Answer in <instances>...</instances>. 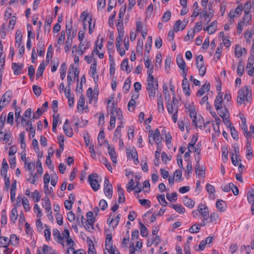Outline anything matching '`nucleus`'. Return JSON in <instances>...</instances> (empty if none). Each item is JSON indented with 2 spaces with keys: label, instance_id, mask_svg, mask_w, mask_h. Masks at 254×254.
<instances>
[{
  "label": "nucleus",
  "instance_id": "obj_1",
  "mask_svg": "<svg viewBox=\"0 0 254 254\" xmlns=\"http://www.w3.org/2000/svg\"><path fill=\"white\" fill-rule=\"evenodd\" d=\"M153 72V65L148 68L147 70V79L146 84V90L148 92L149 97L154 98L156 95V90L158 89V82L157 79H155L152 75Z\"/></svg>",
  "mask_w": 254,
  "mask_h": 254
},
{
  "label": "nucleus",
  "instance_id": "obj_2",
  "mask_svg": "<svg viewBox=\"0 0 254 254\" xmlns=\"http://www.w3.org/2000/svg\"><path fill=\"white\" fill-rule=\"evenodd\" d=\"M251 95V91L249 89L248 86H245L244 88L238 92V96L237 98V102L242 104V102L244 100H248V96Z\"/></svg>",
  "mask_w": 254,
  "mask_h": 254
},
{
  "label": "nucleus",
  "instance_id": "obj_3",
  "mask_svg": "<svg viewBox=\"0 0 254 254\" xmlns=\"http://www.w3.org/2000/svg\"><path fill=\"white\" fill-rule=\"evenodd\" d=\"M196 65L199 71V75L203 77L206 71V67L204 66L203 56L201 55L198 56L196 59Z\"/></svg>",
  "mask_w": 254,
  "mask_h": 254
},
{
  "label": "nucleus",
  "instance_id": "obj_4",
  "mask_svg": "<svg viewBox=\"0 0 254 254\" xmlns=\"http://www.w3.org/2000/svg\"><path fill=\"white\" fill-rule=\"evenodd\" d=\"M98 177V175L97 173H93L89 175L88 178V181L89 182L91 187L95 191H97L100 186L98 181L96 179Z\"/></svg>",
  "mask_w": 254,
  "mask_h": 254
},
{
  "label": "nucleus",
  "instance_id": "obj_5",
  "mask_svg": "<svg viewBox=\"0 0 254 254\" xmlns=\"http://www.w3.org/2000/svg\"><path fill=\"white\" fill-rule=\"evenodd\" d=\"M148 137H149V142L151 144H153V143L151 142V140L150 139L151 137L153 138L154 141L157 142V141H159L160 140V132L158 128H156L154 131L152 130H150L148 132Z\"/></svg>",
  "mask_w": 254,
  "mask_h": 254
},
{
  "label": "nucleus",
  "instance_id": "obj_6",
  "mask_svg": "<svg viewBox=\"0 0 254 254\" xmlns=\"http://www.w3.org/2000/svg\"><path fill=\"white\" fill-rule=\"evenodd\" d=\"M86 94L89 98V103H91L92 101H93L95 103L97 102L98 91L96 92L95 90H94V92L93 93L92 88L91 87H89L87 90Z\"/></svg>",
  "mask_w": 254,
  "mask_h": 254
},
{
  "label": "nucleus",
  "instance_id": "obj_7",
  "mask_svg": "<svg viewBox=\"0 0 254 254\" xmlns=\"http://www.w3.org/2000/svg\"><path fill=\"white\" fill-rule=\"evenodd\" d=\"M12 96V92L10 91H6L2 96V99H1V101H2V105H1V109L2 108L6 106L11 100Z\"/></svg>",
  "mask_w": 254,
  "mask_h": 254
},
{
  "label": "nucleus",
  "instance_id": "obj_8",
  "mask_svg": "<svg viewBox=\"0 0 254 254\" xmlns=\"http://www.w3.org/2000/svg\"><path fill=\"white\" fill-rule=\"evenodd\" d=\"M222 94L221 92H219L216 97L214 101V106L217 111L222 109Z\"/></svg>",
  "mask_w": 254,
  "mask_h": 254
},
{
  "label": "nucleus",
  "instance_id": "obj_9",
  "mask_svg": "<svg viewBox=\"0 0 254 254\" xmlns=\"http://www.w3.org/2000/svg\"><path fill=\"white\" fill-rule=\"evenodd\" d=\"M115 113L118 115V119L121 121L122 120L123 116L121 110L120 108L118 109L117 105L113 103L112 111L111 112V116L113 115V116H116Z\"/></svg>",
  "mask_w": 254,
  "mask_h": 254
},
{
  "label": "nucleus",
  "instance_id": "obj_10",
  "mask_svg": "<svg viewBox=\"0 0 254 254\" xmlns=\"http://www.w3.org/2000/svg\"><path fill=\"white\" fill-rule=\"evenodd\" d=\"M24 67L23 64H20L19 63H13L12 64L11 67L13 70L14 74L18 75L21 73V71L23 69Z\"/></svg>",
  "mask_w": 254,
  "mask_h": 254
},
{
  "label": "nucleus",
  "instance_id": "obj_11",
  "mask_svg": "<svg viewBox=\"0 0 254 254\" xmlns=\"http://www.w3.org/2000/svg\"><path fill=\"white\" fill-rule=\"evenodd\" d=\"M188 21L185 20L181 22V20H177L174 24V29L175 32H178L180 30V26L181 25V29L183 30L187 25Z\"/></svg>",
  "mask_w": 254,
  "mask_h": 254
},
{
  "label": "nucleus",
  "instance_id": "obj_12",
  "mask_svg": "<svg viewBox=\"0 0 254 254\" xmlns=\"http://www.w3.org/2000/svg\"><path fill=\"white\" fill-rule=\"evenodd\" d=\"M63 129L65 134L71 137L73 135L72 129L69 127V122L68 120H66L64 125L63 126Z\"/></svg>",
  "mask_w": 254,
  "mask_h": 254
},
{
  "label": "nucleus",
  "instance_id": "obj_13",
  "mask_svg": "<svg viewBox=\"0 0 254 254\" xmlns=\"http://www.w3.org/2000/svg\"><path fill=\"white\" fill-rule=\"evenodd\" d=\"M182 88L185 95L187 96H190V90L188 80L183 79L182 81Z\"/></svg>",
  "mask_w": 254,
  "mask_h": 254
},
{
  "label": "nucleus",
  "instance_id": "obj_14",
  "mask_svg": "<svg viewBox=\"0 0 254 254\" xmlns=\"http://www.w3.org/2000/svg\"><path fill=\"white\" fill-rule=\"evenodd\" d=\"M108 153L111 158L112 161L114 163H116L117 162V156L114 147L111 146L110 144L108 145Z\"/></svg>",
  "mask_w": 254,
  "mask_h": 254
},
{
  "label": "nucleus",
  "instance_id": "obj_15",
  "mask_svg": "<svg viewBox=\"0 0 254 254\" xmlns=\"http://www.w3.org/2000/svg\"><path fill=\"white\" fill-rule=\"evenodd\" d=\"M118 191L119 193L118 202L120 203H124L126 200L124 194V190L120 184L118 185Z\"/></svg>",
  "mask_w": 254,
  "mask_h": 254
},
{
  "label": "nucleus",
  "instance_id": "obj_16",
  "mask_svg": "<svg viewBox=\"0 0 254 254\" xmlns=\"http://www.w3.org/2000/svg\"><path fill=\"white\" fill-rule=\"evenodd\" d=\"M86 216L87 219L85 221L89 224V225L91 226L92 229H94L93 224L95 222L96 219L93 216V213L92 211H88L87 213Z\"/></svg>",
  "mask_w": 254,
  "mask_h": 254
},
{
  "label": "nucleus",
  "instance_id": "obj_17",
  "mask_svg": "<svg viewBox=\"0 0 254 254\" xmlns=\"http://www.w3.org/2000/svg\"><path fill=\"white\" fill-rule=\"evenodd\" d=\"M246 148L247 157L248 159L250 160L254 156L253 154L252 148L251 147V144L249 139H247Z\"/></svg>",
  "mask_w": 254,
  "mask_h": 254
},
{
  "label": "nucleus",
  "instance_id": "obj_18",
  "mask_svg": "<svg viewBox=\"0 0 254 254\" xmlns=\"http://www.w3.org/2000/svg\"><path fill=\"white\" fill-rule=\"evenodd\" d=\"M42 200L44 201L42 205L46 210H47L48 212H49L51 210V203L49 198L48 196H45Z\"/></svg>",
  "mask_w": 254,
  "mask_h": 254
},
{
  "label": "nucleus",
  "instance_id": "obj_19",
  "mask_svg": "<svg viewBox=\"0 0 254 254\" xmlns=\"http://www.w3.org/2000/svg\"><path fill=\"white\" fill-rule=\"evenodd\" d=\"M104 191L106 196L109 199H111L113 195L112 185L104 186Z\"/></svg>",
  "mask_w": 254,
  "mask_h": 254
},
{
  "label": "nucleus",
  "instance_id": "obj_20",
  "mask_svg": "<svg viewBox=\"0 0 254 254\" xmlns=\"http://www.w3.org/2000/svg\"><path fill=\"white\" fill-rule=\"evenodd\" d=\"M192 123L193 126L198 127L199 128H202V124H204V119L201 116H197V120H192Z\"/></svg>",
  "mask_w": 254,
  "mask_h": 254
},
{
  "label": "nucleus",
  "instance_id": "obj_21",
  "mask_svg": "<svg viewBox=\"0 0 254 254\" xmlns=\"http://www.w3.org/2000/svg\"><path fill=\"white\" fill-rule=\"evenodd\" d=\"M183 202L186 206L190 208H192L195 204V201L188 197L187 196L184 197L183 199Z\"/></svg>",
  "mask_w": 254,
  "mask_h": 254
},
{
  "label": "nucleus",
  "instance_id": "obj_22",
  "mask_svg": "<svg viewBox=\"0 0 254 254\" xmlns=\"http://www.w3.org/2000/svg\"><path fill=\"white\" fill-rule=\"evenodd\" d=\"M121 68L123 70L126 71L127 73L131 71V69L128 67V59L126 58L123 60L121 64Z\"/></svg>",
  "mask_w": 254,
  "mask_h": 254
},
{
  "label": "nucleus",
  "instance_id": "obj_23",
  "mask_svg": "<svg viewBox=\"0 0 254 254\" xmlns=\"http://www.w3.org/2000/svg\"><path fill=\"white\" fill-rule=\"evenodd\" d=\"M81 219V223L82 225H84V221H85V219L83 216V215L82 214V211L80 207H78L77 210L76 212V221L79 224V219Z\"/></svg>",
  "mask_w": 254,
  "mask_h": 254
},
{
  "label": "nucleus",
  "instance_id": "obj_24",
  "mask_svg": "<svg viewBox=\"0 0 254 254\" xmlns=\"http://www.w3.org/2000/svg\"><path fill=\"white\" fill-rule=\"evenodd\" d=\"M37 46L38 48L37 49V52H38V55L41 57L43 56L44 55V44L41 39H40L39 40V42L38 43Z\"/></svg>",
  "mask_w": 254,
  "mask_h": 254
},
{
  "label": "nucleus",
  "instance_id": "obj_25",
  "mask_svg": "<svg viewBox=\"0 0 254 254\" xmlns=\"http://www.w3.org/2000/svg\"><path fill=\"white\" fill-rule=\"evenodd\" d=\"M45 66H46V64L44 63V61H43L41 63L40 65H39V66L37 69V73H36V77L37 78L40 77V76H41L43 75L44 71L45 68Z\"/></svg>",
  "mask_w": 254,
  "mask_h": 254
},
{
  "label": "nucleus",
  "instance_id": "obj_26",
  "mask_svg": "<svg viewBox=\"0 0 254 254\" xmlns=\"http://www.w3.org/2000/svg\"><path fill=\"white\" fill-rule=\"evenodd\" d=\"M158 101L157 106L159 112H163L164 111L163 103V98L161 94H157Z\"/></svg>",
  "mask_w": 254,
  "mask_h": 254
},
{
  "label": "nucleus",
  "instance_id": "obj_27",
  "mask_svg": "<svg viewBox=\"0 0 254 254\" xmlns=\"http://www.w3.org/2000/svg\"><path fill=\"white\" fill-rule=\"evenodd\" d=\"M135 178V182H136V186H135L134 187V188H135V190H135V192H136V193H139V192H140L141 191V184L139 183L141 177L140 176H136Z\"/></svg>",
  "mask_w": 254,
  "mask_h": 254
},
{
  "label": "nucleus",
  "instance_id": "obj_28",
  "mask_svg": "<svg viewBox=\"0 0 254 254\" xmlns=\"http://www.w3.org/2000/svg\"><path fill=\"white\" fill-rule=\"evenodd\" d=\"M140 229V234L143 237H147L148 235V230L147 228L145 227V226L141 222H140L139 223Z\"/></svg>",
  "mask_w": 254,
  "mask_h": 254
},
{
  "label": "nucleus",
  "instance_id": "obj_29",
  "mask_svg": "<svg viewBox=\"0 0 254 254\" xmlns=\"http://www.w3.org/2000/svg\"><path fill=\"white\" fill-rule=\"evenodd\" d=\"M15 39L16 44H18V47H19V46L21 45L22 40V35L20 30L16 31L15 33Z\"/></svg>",
  "mask_w": 254,
  "mask_h": 254
},
{
  "label": "nucleus",
  "instance_id": "obj_30",
  "mask_svg": "<svg viewBox=\"0 0 254 254\" xmlns=\"http://www.w3.org/2000/svg\"><path fill=\"white\" fill-rule=\"evenodd\" d=\"M225 202L221 200L218 199L217 200L216 202V207L217 209L220 211H224L225 210V208L224 207Z\"/></svg>",
  "mask_w": 254,
  "mask_h": 254
},
{
  "label": "nucleus",
  "instance_id": "obj_31",
  "mask_svg": "<svg viewBox=\"0 0 254 254\" xmlns=\"http://www.w3.org/2000/svg\"><path fill=\"white\" fill-rule=\"evenodd\" d=\"M200 214L201 215L204 220H208L209 217V210L207 207L203 208V210L201 211H198Z\"/></svg>",
  "mask_w": 254,
  "mask_h": 254
},
{
  "label": "nucleus",
  "instance_id": "obj_32",
  "mask_svg": "<svg viewBox=\"0 0 254 254\" xmlns=\"http://www.w3.org/2000/svg\"><path fill=\"white\" fill-rule=\"evenodd\" d=\"M60 74H61V78L62 80H63L65 77L66 72V65L65 63H63L60 68Z\"/></svg>",
  "mask_w": 254,
  "mask_h": 254
},
{
  "label": "nucleus",
  "instance_id": "obj_33",
  "mask_svg": "<svg viewBox=\"0 0 254 254\" xmlns=\"http://www.w3.org/2000/svg\"><path fill=\"white\" fill-rule=\"evenodd\" d=\"M25 167L27 168L28 170L31 174V175H32V173H33L35 168V163H28L27 161H26L25 162Z\"/></svg>",
  "mask_w": 254,
  "mask_h": 254
},
{
  "label": "nucleus",
  "instance_id": "obj_34",
  "mask_svg": "<svg viewBox=\"0 0 254 254\" xmlns=\"http://www.w3.org/2000/svg\"><path fill=\"white\" fill-rule=\"evenodd\" d=\"M177 64L181 69H184V68H186V63L182 57L177 58Z\"/></svg>",
  "mask_w": 254,
  "mask_h": 254
},
{
  "label": "nucleus",
  "instance_id": "obj_35",
  "mask_svg": "<svg viewBox=\"0 0 254 254\" xmlns=\"http://www.w3.org/2000/svg\"><path fill=\"white\" fill-rule=\"evenodd\" d=\"M116 26L118 30V32L120 33H124V27L123 25V22L122 19H118V22L116 24Z\"/></svg>",
  "mask_w": 254,
  "mask_h": 254
},
{
  "label": "nucleus",
  "instance_id": "obj_36",
  "mask_svg": "<svg viewBox=\"0 0 254 254\" xmlns=\"http://www.w3.org/2000/svg\"><path fill=\"white\" fill-rule=\"evenodd\" d=\"M53 236L58 239V242L62 244L63 238L62 237L60 231L57 229H54L53 230Z\"/></svg>",
  "mask_w": 254,
  "mask_h": 254
},
{
  "label": "nucleus",
  "instance_id": "obj_37",
  "mask_svg": "<svg viewBox=\"0 0 254 254\" xmlns=\"http://www.w3.org/2000/svg\"><path fill=\"white\" fill-rule=\"evenodd\" d=\"M18 213L16 207L13 208L11 212L10 220L13 222H15L17 219Z\"/></svg>",
  "mask_w": 254,
  "mask_h": 254
},
{
  "label": "nucleus",
  "instance_id": "obj_38",
  "mask_svg": "<svg viewBox=\"0 0 254 254\" xmlns=\"http://www.w3.org/2000/svg\"><path fill=\"white\" fill-rule=\"evenodd\" d=\"M158 201L163 206H166L168 202L166 201L164 194H159L157 196Z\"/></svg>",
  "mask_w": 254,
  "mask_h": 254
},
{
  "label": "nucleus",
  "instance_id": "obj_39",
  "mask_svg": "<svg viewBox=\"0 0 254 254\" xmlns=\"http://www.w3.org/2000/svg\"><path fill=\"white\" fill-rule=\"evenodd\" d=\"M74 66L73 65H70L68 69L67 76V82H72V76L73 72Z\"/></svg>",
  "mask_w": 254,
  "mask_h": 254
},
{
  "label": "nucleus",
  "instance_id": "obj_40",
  "mask_svg": "<svg viewBox=\"0 0 254 254\" xmlns=\"http://www.w3.org/2000/svg\"><path fill=\"white\" fill-rule=\"evenodd\" d=\"M218 112V114L221 118L229 116L228 111L225 106L223 108L222 107V109H220Z\"/></svg>",
  "mask_w": 254,
  "mask_h": 254
},
{
  "label": "nucleus",
  "instance_id": "obj_41",
  "mask_svg": "<svg viewBox=\"0 0 254 254\" xmlns=\"http://www.w3.org/2000/svg\"><path fill=\"white\" fill-rule=\"evenodd\" d=\"M243 50L238 45H236L235 48V56L239 58L242 56Z\"/></svg>",
  "mask_w": 254,
  "mask_h": 254
},
{
  "label": "nucleus",
  "instance_id": "obj_42",
  "mask_svg": "<svg viewBox=\"0 0 254 254\" xmlns=\"http://www.w3.org/2000/svg\"><path fill=\"white\" fill-rule=\"evenodd\" d=\"M72 38H69V36H67V38L66 41L65 42L64 47L65 52H67L69 50L72 45Z\"/></svg>",
  "mask_w": 254,
  "mask_h": 254
},
{
  "label": "nucleus",
  "instance_id": "obj_43",
  "mask_svg": "<svg viewBox=\"0 0 254 254\" xmlns=\"http://www.w3.org/2000/svg\"><path fill=\"white\" fill-rule=\"evenodd\" d=\"M197 140V136L196 135H193L191 139L190 142L189 143L188 146V150H189V151H190V148L194 147V145L195 144Z\"/></svg>",
  "mask_w": 254,
  "mask_h": 254
},
{
  "label": "nucleus",
  "instance_id": "obj_44",
  "mask_svg": "<svg viewBox=\"0 0 254 254\" xmlns=\"http://www.w3.org/2000/svg\"><path fill=\"white\" fill-rule=\"evenodd\" d=\"M127 157L128 158H130V155L131 156V158H134L136 156H138L137 152L136 150L134 149H131L129 150L128 149H127Z\"/></svg>",
  "mask_w": 254,
  "mask_h": 254
},
{
  "label": "nucleus",
  "instance_id": "obj_45",
  "mask_svg": "<svg viewBox=\"0 0 254 254\" xmlns=\"http://www.w3.org/2000/svg\"><path fill=\"white\" fill-rule=\"evenodd\" d=\"M171 12L170 11H166L163 15L162 17V21L163 22H167L168 21L170 18H171Z\"/></svg>",
  "mask_w": 254,
  "mask_h": 254
},
{
  "label": "nucleus",
  "instance_id": "obj_46",
  "mask_svg": "<svg viewBox=\"0 0 254 254\" xmlns=\"http://www.w3.org/2000/svg\"><path fill=\"white\" fill-rule=\"evenodd\" d=\"M113 245L112 243V235L111 234H108L106 236L105 240V246L106 248L108 246Z\"/></svg>",
  "mask_w": 254,
  "mask_h": 254
},
{
  "label": "nucleus",
  "instance_id": "obj_47",
  "mask_svg": "<svg viewBox=\"0 0 254 254\" xmlns=\"http://www.w3.org/2000/svg\"><path fill=\"white\" fill-rule=\"evenodd\" d=\"M200 229V227L199 225L194 224L192 226H191L189 229V232L191 233H198Z\"/></svg>",
  "mask_w": 254,
  "mask_h": 254
},
{
  "label": "nucleus",
  "instance_id": "obj_48",
  "mask_svg": "<svg viewBox=\"0 0 254 254\" xmlns=\"http://www.w3.org/2000/svg\"><path fill=\"white\" fill-rule=\"evenodd\" d=\"M166 197L167 199L171 201H176L177 199V193L176 192H173L171 195L169 193L166 194Z\"/></svg>",
  "mask_w": 254,
  "mask_h": 254
},
{
  "label": "nucleus",
  "instance_id": "obj_49",
  "mask_svg": "<svg viewBox=\"0 0 254 254\" xmlns=\"http://www.w3.org/2000/svg\"><path fill=\"white\" fill-rule=\"evenodd\" d=\"M242 129L245 131V132L247 134V136H250V133L248 131L247 126L246 124V118L242 119Z\"/></svg>",
  "mask_w": 254,
  "mask_h": 254
},
{
  "label": "nucleus",
  "instance_id": "obj_50",
  "mask_svg": "<svg viewBox=\"0 0 254 254\" xmlns=\"http://www.w3.org/2000/svg\"><path fill=\"white\" fill-rule=\"evenodd\" d=\"M134 181L132 179L129 180V182L127 184L126 188L127 191L128 192H130L132 190H134L135 188H134Z\"/></svg>",
  "mask_w": 254,
  "mask_h": 254
},
{
  "label": "nucleus",
  "instance_id": "obj_51",
  "mask_svg": "<svg viewBox=\"0 0 254 254\" xmlns=\"http://www.w3.org/2000/svg\"><path fill=\"white\" fill-rule=\"evenodd\" d=\"M84 104H85L84 97L83 95L82 94L80 96L79 99V100L78 101V104H77V105H78L77 108H78V109H80V108H81L82 110H83Z\"/></svg>",
  "mask_w": 254,
  "mask_h": 254
},
{
  "label": "nucleus",
  "instance_id": "obj_52",
  "mask_svg": "<svg viewBox=\"0 0 254 254\" xmlns=\"http://www.w3.org/2000/svg\"><path fill=\"white\" fill-rule=\"evenodd\" d=\"M130 79L129 78H127L126 80H125L123 87V88L126 90V91L125 92L126 93L129 91L130 87Z\"/></svg>",
  "mask_w": 254,
  "mask_h": 254
},
{
  "label": "nucleus",
  "instance_id": "obj_53",
  "mask_svg": "<svg viewBox=\"0 0 254 254\" xmlns=\"http://www.w3.org/2000/svg\"><path fill=\"white\" fill-rule=\"evenodd\" d=\"M45 227L46 228V229H45L44 231L45 237L46 240L49 241L51 239V230L48 225H45Z\"/></svg>",
  "mask_w": 254,
  "mask_h": 254
},
{
  "label": "nucleus",
  "instance_id": "obj_54",
  "mask_svg": "<svg viewBox=\"0 0 254 254\" xmlns=\"http://www.w3.org/2000/svg\"><path fill=\"white\" fill-rule=\"evenodd\" d=\"M143 41L142 40L138 39L136 46V52L141 53L143 50Z\"/></svg>",
  "mask_w": 254,
  "mask_h": 254
},
{
  "label": "nucleus",
  "instance_id": "obj_55",
  "mask_svg": "<svg viewBox=\"0 0 254 254\" xmlns=\"http://www.w3.org/2000/svg\"><path fill=\"white\" fill-rule=\"evenodd\" d=\"M135 103L134 99H131L129 100L127 105V108L129 111H132L134 110Z\"/></svg>",
  "mask_w": 254,
  "mask_h": 254
},
{
  "label": "nucleus",
  "instance_id": "obj_56",
  "mask_svg": "<svg viewBox=\"0 0 254 254\" xmlns=\"http://www.w3.org/2000/svg\"><path fill=\"white\" fill-rule=\"evenodd\" d=\"M149 41L146 43L145 45V51L147 53H149L151 48L152 45V37L149 36L148 37Z\"/></svg>",
  "mask_w": 254,
  "mask_h": 254
},
{
  "label": "nucleus",
  "instance_id": "obj_57",
  "mask_svg": "<svg viewBox=\"0 0 254 254\" xmlns=\"http://www.w3.org/2000/svg\"><path fill=\"white\" fill-rule=\"evenodd\" d=\"M254 63V57L253 55H251L248 60V63L246 65L247 68H250L253 67Z\"/></svg>",
  "mask_w": 254,
  "mask_h": 254
},
{
  "label": "nucleus",
  "instance_id": "obj_58",
  "mask_svg": "<svg viewBox=\"0 0 254 254\" xmlns=\"http://www.w3.org/2000/svg\"><path fill=\"white\" fill-rule=\"evenodd\" d=\"M230 129L231 130V135H232V137L235 140H238L239 139L238 134L237 133V131L236 130L234 127L232 126V127H231V128H230Z\"/></svg>",
  "mask_w": 254,
  "mask_h": 254
},
{
  "label": "nucleus",
  "instance_id": "obj_59",
  "mask_svg": "<svg viewBox=\"0 0 254 254\" xmlns=\"http://www.w3.org/2000/svg\"><path fill=\"white\" fill-rule=\"evenodd\" d=\"M174 209L176 211L180 214H183L185 212V208L181 204H176Z\"/></svg>",
  "mask_w": 254,
  "mask_h": 254
},
{
  "label": "nucleus",
  "instance_id": "obj_60",
  "mask_svg": "<svg viewBox=\"0 0 254 254\" xmlns=\"http://www.w3.org/2000/svg\"><path fill=\"white\" fill-rule=\"evenodd\" d=\"M22 203L25 211H27L29 210L30 207L29 206L28 200L27 198L24 197L23 198H22Z\"/></svg>",
  "mask_w": 254,
  "mask_h": 254
},
{
  "label": "nucleus",
  "instance_id": "obj_61",
  "mask_svg": "<svg viewBox=\"0 0 254 254\" xmlns=\"http://www.w3.org/2000/svg\"><path fill=\"white\" fill-rule=\"evenodd\" d=\"M33 92L37 96H39L41 94V88L38 85H33L32 87Z\"/></svg>",
  "mask_w": 254,
  "mask_h": 254
},
{
  "label": "nucleus",
  "instance_id": "obj_62",
  "mask_svg": "<svg viewBox=\"0 0 254 254\" xmlns=\"http://www.w3.org/2000/svg\"><path fill=\"white\" fill-rule=\"evenodd\" d=\"M70 251H71L74 254H86L85 251L83 250H78L77 251H75L73 247L69 248L67 250V253H69Z\"/></svg>",
  "mask_w": 254,
  "mask_h": 254
},
{
  "label": "nucleus",
  "instance_id": "obj_63",
  "mask_svg": "<svg viewBox=\"0 0 254 254\" xmlns=\"http://www.w3.org/2000/svg\"><path fill=\"white\" fill-rule=\"evenodd\" d=\"M28 74L31 79L34 77L35 74V69L33 65H30L28 67Z\"/></svg>",
  "mask_w": 254,
  "mask_h": 254
},
{
  "label": "nucleus",
  "instance_id": "obj_64",
  "mask_svg": "<svg viewBox=\"0 0 254 254\" xmlns=\"http://www.w3.org/2000/svg\"><path fill=\"white\" fill-rule=\"evenodd\" d=\"M10 241L13 245L18 244L19 239L15 235H11L10 237Z\"/></svg>",
  "mask_w": 254,
  "mask_h": 254
}]
</instances>
